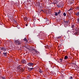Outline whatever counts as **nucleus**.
<instances>
[{
  "instance_id": "20e7f679",
  "label": "nucleus",
  "mask_w": 79,
  "mask_h": 79,
  "mask_svg": "<svg viewBox=\"0 0 79 79\" xmlns=\"http://www.w3.org/2000/svg\"><path fill=\"white\" fill-rule=\"evenodd\" d=\"M22 63L23 64H26V61L25 60H22Z\"/></svg>"
},
{
  "instance_id": "6e6552de",
  "label": "nucleus",
  "mask_w": 79,
  "mask_h": 79,
  "mask_svg": "<svg viewBox=\"0 0 79 79\" xmlns=\"http://www.w3.org/2000/svg\"><path fill=\"white\" fill-rule=\"evenodd\" d=\"M23 19L24 21H26L27 20V18L26 17H24Z\"/></svg>"
},
{
  "instance_id": "412c9836",
  "label": "nucleus",
  "mask_w": 79,
  "mask_h": 79,
  "mask_svg": "<svg viewBox=\"0 0 79 79\" xmlns=\"http://www.w3.org/2000/svg\"><path fill=\"white\" fill-rule=\"evenodd\" d=\"M69 79H73V77H69Z\"/></svg>"
},
{
  "instance_id": "cd10ccee",
  "label": "nucleus",
  "mask_w": 79,
  "mask_h": 79,
  "mask_svg": "<svg viewBox=\"0 0 79 79\" xmlns=\"http://www.w3.org/2000/svg\"><path fill=\"white\" fill-rule=\"evenodd\" d=\"M26 26H27V24H26Z\"/></svg>"
},
{
  "instance_id": "4468645a",
  "label": "nucleus",
  "mask_w": 79,
  "mask_h": 79,
  "mask_svg": "<svg viewBox=\"0 0 79 79\" xmlns=\"http://www.w3.org/2000/svg\"><path fill=\"white\" fill-rule=\"evenodd\" d=\"M45 48H48V45H47L46 46H45Z\"/></svg>"
},
{
  "instance_id": "a211bd4d",
  "label": "nucleus",
  "mask_w": 79,
  "mask_h": 79,
  "mask_svg": "<svg viewBox=\"0 0 79 79\" xmlns=\"http://www.w3.org/2000/svg\"><path fill=\"white\" fill-rule=\"evenodd\" d=\"M1 79H6V78H5V77H1Z\"/></svg>"
},
{
  "instance_id": "2eb2a0df",
  "label": "nucleus",
  "mask_w": 79,
  "mask_h": 79,
  "mask_svg": "<svg viewBox=\"0 0 79 79\" xmlns=\"http://www.w3.org/2000/svg\"><path fill=\"white\" fill-rule=\"evenodd\" d=\"M61 10H59V12H58V14L59 15H60V14L61 13Z\"/></svg>"
},
{
  "instance_id": "c85d7f7f",
  "label": "nucleus",
  "mask_w": 79,
  "mask_h": 79,
  "mask_svg": "<svg viewBox=\"0 0 79 79\" xmlns=\"http://www.w3.org/2000/svg\"><path fill=\"white\" fill-rule=\"evenodd\" d=\"M72 10V9H70L69 10Z\"/></svg>"
},
{
  "instance_id": "a878e982",
  "label": "nucleus",
  "mask_w": 79,
  "mask_h": 79,
  "mask_svg": "<svg viewBox=\"0 0 79 79\" xmlns=\"http://www.w3.org/2000/svg\"><path fill=\"white\" fill-rule=\"evenodd\" d=\"M61 38V37H58V39H60V38Z\"/></svg>"
},
{
  "instance_id": "1a4fd4ad",
  "label": "nucleus",
  "mask_w": 79,
  "mask_h": 79,
  "mask_svg": "<svg viewBox=\"0 0 79 79\" xmlns=\"http://www.w3.org/2000/svg\"><path fill=\"white\" fill-rule=\"evenodd\" d=\"M39 71L40 72V73H42V70L41 69H40L39 70Z\"/></svg>"
},
{
  "instance_id": "dca6fc26",
  "label": "nucleus",
  "mask_w": 79,
  "mask_h": 79,
  "mask_svg": "<svg viewBox=\"0 0 79 79\" xmlns=\"http://www.w3.org/2000/svg\"><path fill=\"white\" fill-rule=\"evenodd\" d=\"M71 27L73 28H73H74V25H72Z\"/></svg>"
},
{
  "instance_id": "f03ea898",
  "label": "nucleus",
  "mask_w": 79,
  "mask_h": 79,
  "mask_svg": "<svg viewBox=\"0 0 79 79\" xmlns=\"http://www.w3.org/2000/svg\"><path fill=\"white\" fill-rule=\"evenodd\" d=\"M1 50H2L3 52H5L7 50V49L5 47H3L1 48Z\"/></svg>"
},
{
  "instance_id": "f3484780",
  "label": "nucleus",
  "mask_w": 79,
  "mask_h": 79,
  "mask_svg": "<svg viewBox=\"0 0 79 79\" xmlns=\"http://www.w3.org/2000/svg\"><path fill=\"white\" fill-rule=\"evenodd\" d=\"M63 15H64V16H66V13H64L63 14Z\"/></svg>"
},
{
  "instance_id": "c756f323",
  "label": "nucleus",
  "mask_w": 79,
  "mask_h": 79,
  "mask_svg": "<svg viewBox=\"0 0 79 79\" xmlns=\"http://www.w3.org/2000/svg\"><path fill=\"white\" fill-rule=\"evenodd\" d=\"M48 20H49L48 19L47 20V21H48Z\"/></svg>"
},
{
  "instance_id": "b1692460",
  "label": "nucleus",
  "mask_w": 79,
  "mask_h": 79,
  "mask_svg": "<svg viewBox=\"0 0 79 79\" xmlns=\"http://www.w3.org/2000/svg\"><path fill=\"white\" fill-rule=\"evenodd\" d=\"M64 23H68V22L64 21Z\"/></svg>"
},
{
  "instance_id": "9b49d317",
  "label": "nucleus",
  "mask_w": 79,
  "mask_h": 79,
  "mask_svg": "<svg viewBox=\"0 0 79 79\" xmlns=\"http://www.w3.org/2000/svg\"><path fill=\"white\" fill-rule=\"evenodd\" d=\"M23 40H24V41H26V42H28V41H27V40L26 38H25Z\"/></svg>"
},
{
  "instance_id": "0eeeda50",
  "label": "nucleus",
  "mask_w": 79,
  "mask_h": 79,
  "mask_svg": "<svg viewBox=\"0 0 79 79\" xmlns=\"http://www.w3.org/2000/svg\"><path fill=\"white\" fill-rule=\"evenodd\" d=\"M68 58V57L67 56H66L64 57V59L65 60H67Z\"/></svg>"
},
{
  "instance_id": "6ab92c4d",
  "label": "nucleus",
  "mask_w": 79,
  "mask_h": 79,
  "mask_svg": "<svg viewBox=\"0 0 79 79\" xmlns=\"http://www.w3.org/2000/svg\"><path fill=\"white\" fill-rule=\"evenodd\" d=\"M77 23H79V19H77Z\"/></svg>"
},
{
  "instance_id": "393cba45",
  "label": "nucleus",
  "mask_w": 79,
  "mask_h": 79,
  "mask_svg": "<svg viewBox=\"0 0 79 79\" xmlns=\"http://www.w3.org/2000/svg\"><path fill=\"white\" fill-rule=\"evenodd\" d=\"M60 60H61L60 61H62V60H63V59H60Z\"/></svg>"
},
{
  "instance_id": "9d476101",
  "label": "nucleus",
  "mask_w": 79,
  "mask_h": 79,
  "mask_svg": "<svg viewBox=\"0 0 79 79\" xmlns=\"http://www.w3.org/2000/svg\"><path fill=\"white\" fill-rule=\"evenodd\" d=\"M76 16H79V12H77L76 14Z\"/></svg>"
},
{
  "instance_id": "ddd939ff",
  "label": "nucleus",
  "mask_w": 79,
  "mask_h": 79,
  "mask_svg": "<svg viewBox=\"0 0 79 79\" xmlns=\"http://www.w3.org/2000/svg\"><path fill=\"white\" fill-rule=\"evenodd\" d=\"M55 16H58V13L57 12H55Z\"/></svg>"
},
{
  "instance_id": "2f4dec72",
  "label": "nucleus",
  "mask_w": 79,
  "mask_h": 79,
  "mask_svg": "<svg viewBox=\"0 0 79 79\" xmlns=\"http://www.w3.org/2000/svg\"><path fill=\"white\" fill-rule=\"evenodd\" d=\"M38 20H40V19H39Z\"/></svg>"
},
{
  "instance_id": "bb28decb",
  "label": "nucleus",
  "mask_w": 79,
  "mask_h": 79,
  "mask_svg": "<svg viewBox=\"0 0 79 79\" xmlns=\"http://www.w3.org/2000/svg\"><path fill=\"white\" fill-rule=\"evenodd\" d=\"M28 77H30V76H27Z\"/></svg>"
},
{
  "instance_id": "473e14b6",
  "label": "nucleus",
  "mask_w": 79,
  "mask_h": 79,
  "mask_svg": "<svg viewBox=\"0 0 79 79\" xmlns=\"http://www.w3.org/2000/svg\"><path fill=\"white\" fill-rule=\"evenodd\" d=\"M1 42H0V44H1Z\"/></svg>"
},
{
  "instance_id": "5701e85b",
  "label": "nucleus",
  "mask_w": 79,
  "mask_h": 79,
  "mask_svg": "<svg viewBox=\"0 0 79 79\" xmlns=\"http://www.w3.org/2000/svg\"><path fill=\"white\" fill-rule=\"evenodd\" d=\"M77 33H78V32H76L75 33V34H77V35L78 34Z\"/></svg>"
},
{
  "instance_id": "aec40b11",
  "label": "nucleus",
  "mask_w": 79,
  "mask_h": 79,
  "mask_svg": "<svg viewBox=\"0 0 79 79\" xmlns=\"http://www.w3.org/2000/svg\"><path fill=\"white\" fill-rule=\"evenodd\" d=\"M19 69H20V70H21V71H23V69L20 68Z\"/></svg>"
},
{
  "instance_id": "7c9ffc66",
  "label": "nucleus",
  "mask_w": 79,
  "mask_h": 79,
  "mask_svg": "<svg viewBox=\"0 0 79 79\" xmlns=\"http://www.w3.org/2000/svg\"><path fill=\"white\" fill-rule=\"evenodd\" d=\"M1 52H0V53H1Z\"/></svg>"
},
{
  "instance_id": "f8f14e48",
  "label": "nucleus",
  "mask_w": 79,
  "mask_h": 79,
  "mask_svg": "<svg viewBox=\"0 0 79 79\" xmlns=\"http://www.w3.org/2000/svg\"><path fill=\"white\" fill-rule=\"evenodd\" d=\"M32 51H33V52H37V50H32Z\"/></svg>"
},
{
  "instance_id": "423d86ee",
  "label": "nucleus",
  "mask_w": 79,
  "mask_h": 79,
  "mask_svg": "<svg viewBox=\"0 0 79 79\" xmlns=\"http://www.w3.org/2000/svg\"><path fill=\"white\" fill-rule=\"evenodd\" d=\"M33 69H34L33 68H28V71H32Z\"/></svg>"
},
{
  "instance_id": "7ed1b4c3",
  "label": "nucleus",
  "mask_w": 79,
  "mask_h": 79,
  "mask_svg": "<svg viewBox=\"0 0 79 79\" xmlns=\"http://www.w3.org/2000/svg\"><path fill=\"white\" fill-rule=\"evenodd\" d=\"M35 65V64H34L32 63H29L28 64V65L29 66H34Z\"/></svg>"
},
{
  "instance_id": "39448f33",
  "label": "nucleus",
  "mask_w": 79,
  "mask_h": 79,
  "mask_svg": "<svg viewBox=\"0 0 79 79\" xmlns=\"http://www.w3.org/2000/svg\"><path fill=\"white\" fill-rule=\"evenodd\" d=\"M2 54L4 56H7V52L5 53V52H3L2 53Z\"/></svg>"
},
{
  "instance_id": "f257e3e1",
  "label": "nucleus",
  "mask_w": 79,
  "mask_h": 79,
  "mask_svg": "<svg viewBox=\"0 0 79 79\" xmlns=\"http://www.w3.org/2000/svg\"><path fill=\"white\" fill-rule=\"evenodd\" d=\"M15 44H16V45H21V43L20 41L18 40H15Z\"/></svg>"
},
{
  "instance_id": "4be33fe9",
  "label": "nucleus",
  "mask_w": 79,
  "mask_h": 79,
  "mask_svg": "<svg viewBox=\"0 0 79 79\" xmlns=\"http://www.w3.org/2000/svg\"><path fill=\"white\" fill-rule=\"evenodd\" d=\"M77 10H79V6L77 7Z\"/></svg>"
}]
</instances>
